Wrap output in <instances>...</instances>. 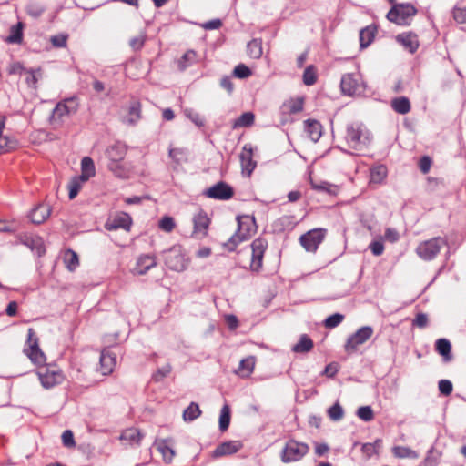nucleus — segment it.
<instances>
[{
	"instance_id": "obj_1",
	"label": "nucleus",
	"mask_w": 466,
	"mask_h": 466,
	"mask_svg": "<svg viewBox=\"0 0 466 466\" xmlns=\"http://www.w3.org/2000/svg\"><path fill=\"white\" fill-rule=\"evenodd\" d=\"M345 139L351 149L362 152L369 147L372 136L362 123L354 122L347 126Z\"/></svg>"
},
{
	"instance_id": "obj_2",
	"label": "nucleus",
	"mask_w": 466,
	"mask_h": 466,
	"mask_svg": "<svg viewBox=\"0 0 466 466\" xmlns=\"http://www.w3.org/2000/svg\"><path fill=\"white\" fill-rule=\"evenodd\" d=\"M238 230L231 236L226 247L229 251H233L238 244L250 238L257 230L255 218L249 215L238 216Z\"/></svg>"
},
{
	"instance_id": "obj_3",
	"label": "nucleus",
	"mask_w": 466,
	"mask_h": 466,
	"mask_svg": "<svg viewBox=\"0 0 466 466\" xmlns=\"http://www.w3.org/2000/svg\"><path fill=\"white\" fill-rule=\"evenodd\" d=\"M417 12L416 7L410 3L394 4L386 16L398 25H409Z\"/></svg>"
},
{
	"instance_id": "obj_4",
	"label": "nucleus",
	"mask_w": 466,
	"mask_h": 466,
	"mask_svg": "<svg viewBox=\"0 0 466 466\" xmlns=\"http://www.w3.org/2000/svg\"><path fill=\"white\" fill-rule=\"evenodd\" d=\"M447 245V240L441 237L425 240L416 248L417 255L423 260H432L441 251V248Z\"/></svg>"
},
{
	"instance_id": "obj_5",
	"label": "nucleus",
	"mask_w": 466,
	"mask_h": 466,
	"mask_svg": "<svg viewBox=\"0 0 466 466\" xmlns=\"http://www.w3.org/2000/svg\"><path fill=\"white\" fill-rule=\"evenodd\" d=\"M309 449V446L304 442L289 440L282 451L281 460L285 463L298 461L308 453Z\"/></svg>"
},
{
	"instance_id": "obj_6",
	"label": "nucleus",
	"mask_w": 466,
	"mask_h": 466,
	"mask_svg": "<svg viewBox=\"0 0 466 466\" xmlns=\"http://www.w3.org/2000/svg\"><path fill=\"white\" fill-rule=\"evenodd\" d=\"M373 334V329L370 326H363L356 332L350 335L344 346L345 351L352 353L357 348L368 341Z\"/></svg>"
},
{
	"instance_id": "obj_7",
	"label": "nucleus",
	"mask_w": 466,
	"mask_h": 466,
	"mask_svg": "<svg viewBox=\"0 0 466 466\" xmlns=\"http://www.w3.org/2000/svg\"><path fill=\"white\" fill-rule=\"evenodd\" d=\"M268 248V241L263 238H258L251 243V262L250 269L258 272L262 268L264 253Z\"/></svg>"
},
{
	"instance_id": "obj_8",
	"label": "nucleus",
	"mask_w": 466,
	"mask_h": 466,
	"mask_svg": "<svg viewBox=\"0 0 466 466\" xmlns=\"http://www.w3.org/2000/svg\"><path fill=\"white\" fill-rule=\"evenodd\" d=\"M341 92L347 96H354L363 92V85L358 74L349 73L341 77Z\"/></svg>"
},
{
	"instance_id": "obj_9",
	"label": "nucleus",
	"mask_w": 466,
	"mask_h": 466,
	"mask_svg": "<svg viewBox=\"0 0 466 466\" xmlns=\"http://www.w3.org/2000/svg\"><path fill=\"white\" fill-rule=\"evenodd\" d=\"M325 238V230L316 228L308 231L299 238V243L308 252H315Z\"/></svg>"
},
{
	"instance_id": "obj_10",
	"label": "nucleus",
	"mask_w": 466,
	"mask_h": 466,
	"mask_svg": "<svg viewBox=\"0 0 466 466\" xmlns=\"http://www.w3.org/2000/svg\"><path fill=\"white\" fill-rule=\"evenodd\" d=\"M38 377L41 381V384L46 389H50L59 383L63 380V374L61 370L58 369L53 367V368H47V367H42L39 369Z\"/></svg>"
},
{
	"instance_id": "obj_11",
	"label": "nucleus",
	"mask_w": 466,
	"mask_h": 466,
	"mask_svg": "<svg viewBox=\"0 0 466 466\" xmlns=\"http://www.w3.org/2000/svg\"><path fill=\"white\" fill-rule=\"evenodd\" d=\"M77 110V103L75 97L65 99L59 102L53 109L50 120L52 123L62 121L63 116L76 113Z\"/></svg>"
},
{
	"instance_id": "obj_12",
	"label": "nucleus",
	"mask_w": 466,
	"mask_h": 466,
	"mask_svg": "<svg viewBox=\"0 0 466 466\" xmlns=\"http://www.w3.org/2000/svg\"><path fill=\"white\" fill-rule=\"evenodd\" d=\"M131 226L132 218L126 212H120L106 220L105 228L109 231L120 228L126 231H130Z\"/></svg>"
},
{
	"instance_id": "obj_13",
	"label": "nucleus",
	"mask_w": 466,
	"mask_h": 466,
	"mask_svg": "<svg viewBox=\"0 0 466 466\" xmlns=\"http://www.w3.org/2000/svg\"><path fill=\"white\" fill-rule=\"evenodd\" d=\"M205 195L213 199L228 200L234 195L233 188L226 182L219 181L211 187L208 188Z\"/></svg>"
},
{
	"instance_id": "obj_14",
	"label": "nucleus",
	"mask_w": 466,
	"mask_h": 466,
	"mask_svg": "<svg viewBox=\"0 0 466 466\" xmlns=\"http://www.w3.org/2000/svg\"><path fill=\"white\" fill-rule=\"evenodd\" d=\"M241 172L245 177H250L257 167L256 161L253 160V150L249 144H246L240 153Z\"/></svg>"
},
{
	"instance_id": "obj_15",
	"label": "nucleus",
	"mask_w": 466,
	"mask_h": 466,
	"mask_svg": "<svg viewBox=\"0 0 466 466\" xmlns=\"http://www.w3.org/2000/svg\"><path fill=\"white\" fill-rule=\"evenodd\" d=\"M165 263L168 268L178 272L183 271L187 267L184 255L176 248L167 250L165 257Z\"/></svg>"
},
{
	"instance_id": "obj_16",
	"label": "nucleus",
	"mask_w": 466,
	"mask_h": 466,
	"mask_svg": "<svg viewBox=\"0 0 466 466\" xmlns=\"http://www.w3.org/2000/svg\"><path fill=\"white\" fill-rule=\"evenodd\" d=\"M34 335L35 332L33 329L30 328L28 329V342L30 343V345L29 349L25 350V352L33 363L36 365H41L46 361V357L38 346L37 338H35L33 341Z\"/></svg>"
},
{
	"instance_id": "obj_17",
	"label": "nucleus",
	"mask_w": 466,
	"mask_h": 466,
	"mask_svg": "<svg viewBox=\"0 0 466 466\" xmlns=\"http://www.w3.org/2000/svg\"><path fill=\"white\" fill-rule=\"evenodd\" d=\"M242 447L239 441H228L220 443L212 452L214 458L231 455L238 452Z\"/></svg>"
},
{
	"instance_id": "obj_18",
	"label": "nucleus",
	"mask_w": 466,
	"mask_h": 466,
	"mask_svg": "<svg viewBox=\"0 0 466 466\" xmlns=\"http://www.w3.org/2000/svg\"><path fill=\"white\" fill-rule=\"evenodd\" d=\"M51 214V208L46 204H38L29 213L28 217L33 224L44 223Z\"/></svg>"
},
{
	"instance_id": "obj_19",
	"label": "nucleus",
	"mask_w": 466,
	"mask_h": 466,
	"mask_svg": "<svg viewBox=\"0 0 466 466\" xmlns=\"http://www.w3.org/2000/svg\"><path fill=\"white\" fill-rule=\"evenodd\" d=\"M396 41L403 46L410 53L414 54L419 48L418 35L413 32L399 34Z\"/></svg>"
},
{
	"instance_id": "obj_20",
	"label": "nucleus",
	"mask_w": 466,
	"mask_h": 466,
	"mask_svg": "<svg viewBox=\"0 0 466 466\" xmlns=\"http://www.w3.org/2000/svg\"><path fill=\"white\" fill-rule=\"evenodd\" d=\"M157 266L156 257L153 255L140 256L134 268V272L137 275H144L149 269Z\"/></svg>"
},
{
	"instance_id": "obj_21",
	"label": "nucleus",
	"mask_w": 466,
	"mask_h": 466,
	"mask_svg": "<svg viewBox=\"0 0 466 466\" xmlns=\"http://www.w3.org/2000/svg\"><path fill=\"white\" fill-rule=\"evenodd\" d=\"M194 233L199 236H206L209 226V218L207 214L200 210L193 218Z\"/></svg>"
},
{
	"instance_id": "obj_22",
	"label": "nucleus",
	"mask_w": 466,
	"mask_h": 466,
	"mask_svg": "<svg viewBox=\"0 0 466 466\" xmlns=\"http://www.w3.org/2000/svg\"><path fill=\"white\" fill-rule=\"evenodd\" d=\"M305 131L308 137L313 142H318L322 136V126L315 119H307L304 121Z\"/></svg>"
},
{
	"instance_id": "obj_23",
	"label": "nucleus",
	"mask_w": 466,
	"mask_h": 466,
	"mask_svg": "<svg viewBox=\"0 0 466 466\" xmlns=\"http://www.w3.org/2000/svg\"><path fill=\"white\" fill-rule=\"evenodd\" d=\"M127 154V146L122 142H116L110 146L106 151V156L109 161H122Z\"/></svg>"
},
{
	"instance_id": "obj_24",
	"label": "nucleus",
	"mask_w": 466,
	"mask_h": 466,
	"mask_svg": "<svg viewBox=\"0 0 466 466\" xmlns=\"http://www.w3.org/2000/svg\"><path fill=\"white\" fill-rule=\"evenodd\" d=\"M168 441L167 439L160 440L156 441V446L157 451L162 454L163 461L166 463H171L173 458L175 456V451L168 445Z\"/></svg>"
},
{
	"instance_id": "obj_25",
	"label": "nucleus",
	"mask_w": 466,
	"mask_h": 466,
	"mask_svg": "<svg viewBox=\"0 0 466 466\" xmlns=\"http://www.w3.org/2000/svg\"><path fill=\"white\" fill-rule=\"evenodd\" d=\"M313 346L312 339L307 334H302L299 341L292 346L291 350L295 353H307L313 349Z\"/></svg>"
},
{
	"instance_id": "obj_26",
	"label": "nucleus",
	"mask_w": 466,
	"mask_h": 466,
	"mask_svg": "<svg viewBox=\"0 0 466 466\" xmlns=\"http://www.w3.org/2000/svg\"><path fill=\"white\" fill-rule=\"evenodd\" d=\"M436 351L443 357L445 361H450L452 359L451 344L447 339H439L435 343Z\"/></svg>"
},
{
	"instance_id": "obj_27",
	"label": "nucleus",
	"mask_w": 466,
	"mask_h": 466,
	"mask_svg": "<svg viewBox=\"0 0 466 466\" xmlns=\"http://www.w3.org/2000/svg\"><path fill=\"white\" fill-rule=\"evenodd\" d=\"M82 174L79 177L82 181H86L96 174L94 161L89 157H85L81 160Z\"/></svg>"
},
{
	"instance_id": "obj_28",
	"label": "nucleus",
	"mask_w": 466,
	"mask_h": 466,
	"mask_svg": "<svg viewBox=\"0 0 466 466\" xmlns=\"http://www.w3.org/2000/svg\"><path fill=\"white\" fill-rule=\"evenodd\" d=\"M376 27L371 25L366 26L360 31V48L368 47L374 40Z\"/></svg>"
},
{
	"instance_id": "obj_29",
	"label": "nucleus",
	"mask_w": 466,
	"mask_h": 466,
	"mask_svg": "<svg viewBox=\"0 0 466 466\" xmlns=\"http://www.w3.org/2000/svg\"><path fill=\"white\" fill-rule=\"evenodd\" d=\"M392 109L401 115H405L410 111V102L406 96L396 97L391 100Z\"/></svg>"
},
{
	"instance_id": "obj_30",
	"label": "nucleus",
	"mask_w": 466,
	"mask_h": 466,
	"mask_svg": "<svg viewBox=\"0 0 466 466\" xmlns=\"http://www.w3.org/2000/svg\"><path fill=\"white\" fill-rule=\"evenodd\" d=\"M247 52L249 57L258 59L263 54L262 40L260 38H254L247 45Z\"/></svg>"
},
{
	"instance_id": "obj_31",
	"label": "nucleus",
	"mask_w": 466,
	"mask_h": 466,
	"mask_svg": "<svg viewBox=\"0 0 466 466\" xmlns=\"http://www.w3.org/2000/svg\"><path fill=\"white\" fill-rule=\"evenodd\" d=\"M255 120V115L252 112H245L241 114L232 124L233 129L240 127H249L253 125Z\"/></svg>"
},
{
	"instance_id": "obj_32",
	"label": "nucleus",
	"mask_w": 466,
	"mask_h": 466,
	"mask_svg": "<svg viewBox=\"0 0 466 466\" xmlns=\"http://www.w3.org/2000/svg\"><path fill=\"white\" fill-rule=\"evenodd\" d=\"M143 435L140 431L137 428H128L125 430L121 435L120 440L127 441L130 444H139Z\"/></svg>"
},
{
	"instance_id": "obj_33",
	"label": "nucleus",
	"mask_w": 466,
	"mask_h": 466,
	"mask_svg": "<svg viewBox=\"0 0 466 466\" xmlns=\"http://www.w3.org/2000/svg\"><path fill=\"white\" fill-rule=\"evenodd\" d=\"M254 366H255V360L253 357H248V358L243 359L239 362L238 374L240 377L247 378L253 372Z\"/></svg>"
},
{
	"instance_id": "obj_34",
	"label": "nucleus",
	"mask_w": 466,
	"mask_h": 466,
	"mask_svg": "<svg viewBox=\"0 0 466 466\" xmlns=\"http://www.w3.org/2000/svg\"><path fill=\"white\" fill-rule=\"evenodd\" d=\"M23 23L19 22L11 26L10 34L6 37V42L9 44H20L23 40Z\"/></svg>"
},
{
	"instance_id": "obj_35",
	"label": "nucleus",
	"mask_w": 466,
	"mask_h": 466,
	"mask_svg": "<svg viewBox=\"0 0 466 466\" xmlns=\"http://www.w3.org/2000/svg\"><path fill=\"white\" fill-rule=\"evenodd\" d=\"M25 76V83L28 86V87L36 89L37 88V82L39 78L42 76L41 69H27L24 73Z\"/></svg>"
},
{
	"instance_id": "obj_36",
	"label": "nucleus",
	"mask_w": 466,
	"mask_h": 466,
	"mask_svg": "<svg viewBox=\"0 0 466 466\" xmlns=\"http://www.w3.org/2000/svg\"><path fill=\"white\" fill-rule=\"evenodd\" d=\"M392 453L396 458L405 459H417L419 457L417 451L406 446H395L392 449Z\"/></svg>"
},
{
	"instance_id": "obj_37",
	"label": "nucleus",
	"mask_w": 466,
	"mask_h": 466,
	"mask_svg": "<svg viewBox=\"0 0 466 466\" xmlns=\"http://www.w3.org/2000/svg\"><path fill=\"white\" fill-rule=\"evenodd\" d=\"M141 117V106L137 101L133 102L128 110V116L126 118L127 123L135 125Z\"/></svg>"
},
{
	"instance_id": "obj_38",
	"label": "nucleus",
	"mask_w": 466,
	"mask_h": 466,
	"mask_svg": "<svg viewBox=\"0 0 466 466\" xmlns=\"http://www.w3.org/2000/svg\"><path fill=\"white\" fill-rule=\"evenodd\" d=\"M64 262L69 271H74L79 265L77 254L72 249H67L64 255Z\"/></svg>"
},
{
	"instance_id": "obj_39",
	"label": "nucleus",
	"mask_w": 466,
	"mask_h": 466,
	"mask_svg": "<svg viewBox=\"0 0 466 466\" xmlns=\"http://www.w3.org/2000/svg\"><path fill=\"white\" fill-rule=\"evenodd\" d=\"M387 177V167L383 165H378L370 168V181L380 184Z\"/></svg>"
},
{
	"instance_id": "obj_40",
	"label": "nucleus",
	"mask_w": 466,
	"mask_h": 466,
	"mask_svg": "<svg viewBox=\"0 0 466 466\" xmlns=\"http://www.w3.org/2000/svg\"><path fill=\"white\" fill-rule=\"evenodd\" d=\"M230 407L228 404H225L220 410L219 416V430L221 431H225L228 429L230 424Z\"/></svg>"
},
{
	"instance_id": "obj_41",
	"label": "nucleus",
	"mask_w": 466,
	"mask_h": 466,
	"mask_svg": "<svg viewBox=\"0 0 466 466\" xmlns=\"http://www.w3.org/2000/svg\"><path fill=\"white\" fill-rule=\"evenodd\" d=\"M200 414L201 410L199 406L195 402H191L189 406L184 410L183 419L186 421H192L198 418Z\"/></svg>"
},
{
	"instance_id": "obj_42",
	"label": "nucleus",
	"mask_w": 466,
	"mask_h": 466,
	"mask_svg": "<svg viewBox=\"0 0 466 466\" xmlns=\"http://www.w3.org/2000/svg\"><path fill=\"white\" fill-rule=\"evenodd\" d=\"M197 60V53L190 49L187 50L179 60V68L184 70Z\"/></svg>"
},
{
	"instance_id": "obj_43",
	"label": "nucleus",
	"mask_w": 466,
	"mask_h": 466,
	"mask_svg": "<svg viewBox=\"0 0 466 466\" xmlns=\"http://www.w3.org/2000/svg\"><path fill=\"white\" fill-rule=\"evenodd\" d=\"M317 81L315 67L312 65L308 66L303 73V83L306 86H312Z\"/></svg>"
},
{
	"instance_id": "obj_44",
	"label": "nucleus",
	"mask_w": 466,
	"mask_h": 466,
	"mask_svg": "<svg viewBox=\"0 0 466 466\" xmlns=\"http://www.w3.org/2000/svg\"><path fill=\"white\" fill-rule=\"evenodd\" d=\"M343 319H344V315H342L340 313H334V314L329 316L324 320V325L328 329H334L337 326H339L343 321Z\"/></svg>"
},
{
	"instance_id": "obj_45",
	"label": "nucleus",
	"mask_w": 466,
	"mask_h": 466,
	"mask_svg": "<svg viewBox=\"0 0 466 466\" xmlns=\"http://www.w3.org/2000/svg\"><path fill=\"white\" fill-rule=\"evenodd\" d=\"M168 156L177 165L186 161V153L182 148H169Z\"/></svg>"
},
{
	"instance_id": "obj_46",
	"label": "nucleus",
	"mask_w": 466,
	"mask_h": 466,
	"mask_svg": "<svg viewBox=\"0 0 466 466\" xmlns=\"http://www.w3.org/2000/svg\"><path fill=\"white\" fill-rule=\"evenodd\" d=\"M251 75V69L244 64H238L233 70V76L240 79L248 78Z\"/></svg>"
},
{
	"instance_id": "obj_47",
	"label": "nucleus",
	"mask_w": 466,
	"mask_h": 466,
	"mask_svg": "<svg viewBox=\"0 0 466 466\" xmlns=\"http://www.w3.org/2000/svg\"><path fill=\"white\" fill-rule=\"evenodd\" d=\"M357 416L363 421H370L374 418V413L370 406H362L357 410Z\"/></svg>"
},
{
	"instance_id": "obj_48",
	"label": "nucleus",
	"mask_w": 466,
	"mask_h": 466,
	"mask_svg": "<svg viewBox=\"0 0 466 466\" xmlns=\"http://www.w3.org/2000/svg\"><path fill=\"white\" fill-rule=\"evenodd\" d=\"M328 414L330 420L338 421L343 418L344 411L342 407L337 402L328 410Z\"/></svg>"
},
{
	"instance_id": "obj_49",
	"label": "nucleus",
	"mask_w": 466,
	"mask_h": 466,
	"mask_svg": "<svg viewBox=\"0 0 466 466\" xmlns=\"http://www.w3.org/2000/svg\"><path fill=\"white\" fill-rule=\"evenodd\" d=\"M184 113L197 127H201L205 125L203 117L193 109L187 108Z\"/></svg>"
},
{
	"instance_id": "obj_50",
	"label": "nucleus",
	"mask_w": 466,
	"mask_h": 466,
	"mask_svg": "<svg viewBox=\"0 0 466 466\" xmlns=\"http://www.w3.org/2000/svg\"><path fill=\"white\" fill-rule=\"evenodd\" d=\"M170 364H166L161 368H158L157 371L152 375V380L156 382L161 381L171 372Z\"/></svg>"
},
{
	"instance_id": "obj_51",
	"label": "nucleus",
	"mask_w": 466,
	"mask_h": 466,
	"mask_svg": "<svg viewBox=\"0 0 466 466\" xmlns=\"http://www.w3.org/2000/svg\"><path fill=\"white\" fill-rule=\"evenodd\" d=\"M81 182H82V179H80V177H74L70 181V183L68 185V188H69L68 197L70 199H74L77 196V194L81 188Z\"/></svg>"
},
{
	"instance_id": "obj_52",
	"label": "nucleus",
	"mask_w": 466,
	"mask_h": 466,
	"mask_svg": "<svg viewBox=\"0 0 466 466\" xmlns=\"http://www.w3.org/2000/svg\"><path fill=\"white\" fill-rule=\"evenodd\" d=\"M44 12L45 7L39 4L31 3L26 6V13L34 18L41 16Z\"/></svg>"
},
{
	"instance_id": "obj_53",
	"label": "nucleus",
	"mask_w": 466,
	"mask_h": 466,
	"mask_svg": "<svg viewBox=\"0 0 466 466\" xmlns=\"http://www.w3.org/2000/svg\"><path fill=\"white\" fill-rule=\"evenodd\" d=\"M175 220L169 216H165L159 221L158 227L165 232H171L175 228Z\"/></svg>"
},
{
	"instance_id": "obj_54",
	"label": "nucleus",
	"mask_w": 466,
	"mask_h": 466,
	"mask_svg": "<svg viewBox=\"0 0 466 466\" xmlns=\"http://www.w3.org/2000/svg\"><path fill=\"white\" fill-rule=\"evenodd\" d=\"M438 388L444 396H449L453 390V385L449 380H441L438 383Z\"/></svg>"
},
{
	"instance_id": "obj_55",
	"label": "nucleus",
	"mask_w": 466,
	"mask_h": 466,
	"mask_svg": "<svg viewBox=\"0 0 466 466\" xmlns=\"http://www.w3.org/2000/svg\"><path fill=\"white\" fill-rule=\"evenodd\" d=\"M108 168L115 174V176L118 177H122L125 176L126 172L121 165V161H109Z\"/></svg>"
},
{
	"instance_id": "obj_56",
	"label": "nucleus",
	"mask_w": 466,
	"mask_h": 466,
	"mask_svg": "<svg viewBox=\"0 0 466 466\" xmlns=\"http://www.w3.org/2000/svg\"><path fill=\"white\" fill-rule=\"evenodd\" d=\"M145 40H146V35L141 34L139 35H137V36L131 38L129 41V45L133 50L137 51L143 47V46L145 44Z\"/></svg>"
},
{
	"instance_id": "obj_57",
	"label": "nucleus",
	"mask_w": 466,
	"mask_h": 466,
	"mask_svg": "<svg viewBox=\"0 0 466 466\" xmlns=\"http://www.w3.org/2000/svg\"><path fill=\"white\" fill-rule=\"evenodd\" d=\"M20 241L22 244L33 250L37 245L40 244L41 239L39 238H35L33 237L25 235L20 238Z\"/></svg>"
},
{
	"instance_id": "obj_58",
	"label": "nucleus",
	"mask_w": 466,
	"mask_h": 466,
	"mask_svg": "<svg viewBox=\"0 0 466 466\" xmlns=\"http://www.w3.org/2000/svg\"><path fill=\"white\" fill-rule=\"evenodd\" d=\"M412 325L420 329H424L428 325V316L425 313L420 312L416 315L412 321Z\"/></svg>"
},
{
	"instance_id": "obj_59",
	"label": "nucleus",
	"mask_w": 466,
	"mask_h": 466,
	"mask_svg": "<svg viewBox=\"0 0 466 466\" xmlns=\"http://www.w3.org/2000/svg\"><path fill=\"white\" fill-rule=\"evenodd\" d=\"M62 442L65 447L70 448L76 445L73 432L70 430H66L62 433Z\"/></svg>"
},
{
	"instance_id": "obj_60",
	"label": "nucleus",
	"mask_w": 466,
	"mask_h": 466,
	"mask_svg": "<svg viewBox=\"0 0 466 466\" xmlns=\"http://www.w3.org/2000/svg\"><path fill=\"white\" fill-rule=\"evenodd\" d=\"M432 160L429 156H423L419 161V168L423 174H427L431 167Z\"/></svg>"
},
{
	"instance_id": "obj_61",
	"label": "nucleus",
	"mask_w": 466,
	"mask_h": 466,
	"mask_svg": "<svg viewBox=\"0 0 466 466\" xmlns=\"http://www.w3.org/2000/svg\"><path fill=\"white\" fill-rule=\"evenodd\" d=\"M67 35L59 34L53 35L50 39L52 45L56 47H65L66 46Z\"/></svg>"
},
{
	"instance_id": "obj_62",
	"label": "nucleus",
	"mask_w": 466,
	"mask_h": 466,
	"mask_svg": "<svg viewBox=\"0 0 466 466\" xmlns=\"http://www.w3.org/2000/svg\"><path fill=\"white\" fill-rule=\"evenodd\" d=\"M220 86L227 90L228 94H231L234 90L232 77L228 76H223L220 80Z\"/></svg>"
},
{
	"instance_id": "obj_63",
	"label": "nucleus",
	"mask_w": 466,
	"mask_h": 466,
	"mask_svg": "<svg viewBox=\"0 0 466 466\" xmlns=\"http://www.w3.org/2000/svg\"><path fill=\"white\" fill-rule=\"evenodd\" d=\"M453 18L458 23H461V24L466 23V8L455 7L453 9Z\"/></svg>"
},
{
	"instance_id": "obj_64",
	"label": "nucleus",
	"mask_w": 466,
	"mask_h": 466,
	"mask_svg": "<svg viewBox=\"0 0 466 466\" xmlns=\"http://www.w3.org/2000/svg\"><path fill=\"white\" fill-rule=\"evenodd\" d=\"M369 248L375 256H380L384 251V245L380 241H372Z\"/></svg>"
}]
</instances>
